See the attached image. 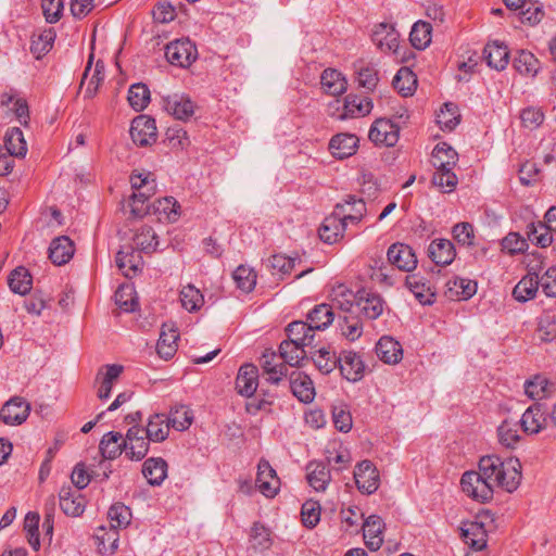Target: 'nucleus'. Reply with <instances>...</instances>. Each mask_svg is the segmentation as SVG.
<instances>
[{"instance_id":"obj_1","label":"nucleus","mask_w":556,"mask_h":556,"mask_svg":"<svg viewBox=\"0 0 556 556\" xmlns=\"http://www.w3.org/2000/svg\"><path fill=\"white\" fill-rule=\"evenodd\" d=\"M521 482V464L518 458L502 459L497 455H486L479 462V471H466L460 485L467 496L485 503L493 497L494 486L511 493Z\"/></svg>"},{"instance_id":"obj_2","label":"nucleus","mask_w":556,"mask_h":556,"mask_svg":"<svg viewBox=\"0 0 556 556\" xmlns=\"http://www.w3.org/2000/svg\"><path fill=\"white\" fill-rule=\"evenodd\" d=\"M165 56L172 65L188 67L195 61L198 52L189 39H178L166 46Z\"/></svg>"},{"instance_id":"obj_3","label":"nucleus","mask_w":556,"mask_h":556,"mask_svg":"<svg viewBox=\"0 0 556 556\" xmlns=\"http://www.w3.org/2000/svg\"><path fill=\"white\" fill-rule=\"evenodd\" d=\"M129 132L134 143L140 147L150 146L157 138L155 121L146 115L132 119Z\"/></svg>"},{"instance_id":"obj_4","label":"nucleus","mask_w":556,"mask_h":556,"mask_svg":"<svg viewBox=\"0 0 556 556\" xmlns=\"http://www.w3.org/2000/svg\"><path fill=\"white\" fill-rule=\"evenodd\" d=\"M388 262L402 271H413L417 267V256L412 247L396 242L387 251Z\"/></svg>"},{"instance_id":"obj_5","label":"nucleus","mask_w":556,"mask_h":556,"mask_svg":"<svg viewBox=\"0 0 556 556\" xmlns=\"http://www.w3.org/2000/svg\"><path fill=\"white\" fill-rule=\"evenodd\" d=\"M354 479L357 489L365 494L375 493L380 484L379 472L370 460L357 464L354 470Z\"/></svg>"},{"instance_id":"obj_6","label":"nucleus","mask_w":556,"mask_h":556,"mask_svg":"<svg viewBox=\"0 0 556 556\" xmlns=\"http://www.w3.org/2000/svg\"><path fill=\"white\" fill-rule=\"evenodd\" d=\"M342 208L343 205L337 204L334 213L323 222L319 228V237L324 242L331 244L343 238L346 222L342 218L341 212H339Z\"/></svg>"},{"instance_id":"obj_7","label":"nucleus","mask_w":556,"mask_h":556,"mask_svg":"<svg viewBox=\"0 0 556 556\" xmlns=\"http://www.w3.org/2000/svg\"><path fill=\"white\" fill-rule=\"evenodd\" d=\"M338 367L349 381L356 382L364 377L365 364L354 351H342L338 356Z\"/></svg>"},{"instance_id":"obj_8","label":"nucleus","mask_w":556,"mask_h":556,"mask_svg":"<svg viewBox=\"0 0 556 556\" xmlns=\"http://www.w3.org/2000/svg\"><path fill=\"white\" fill-rule=\"evenodd\" d=\"M400 128L396 124L387 118L377 119L368 134L369 139L379 144L394 146L399 140Z\"/></svg>"},{"instance_id":"obj_9","label":"nucleus","mask_w":556,"mask_h":556,"mask_svg":"<svg viewBox=\"0 0 556 556\" xmlns=\"http://www.w3.org/2000/svg\"><path fill=\"white\" fill-rule=\"evenodd\" d=\"M164 109L176 119L187 121L194 114V103L189 96L174 93L163 98Z\"/></svg>"},{"instance_id":"obj_10","label":"nucleus","mask_w":556,"mask_h":556,"mask_svg":"<svg viewBox=\"0 0 556 556\" xmlns=\"http://www.w3.org/2000/svg\"><path fill=\"white\" fill-rule=\"evenodd\" d=\"M124 367L118 364L102 366L96 376L98 384L97 395L100 400H108L111 396L112 388L122 375Z\"/></svg>"},{"instance_id":"obj_11","label":"nucleus","mask_w":556,"mask_h":556,"mask_svg":"<svg viewBox=\"0 0 556 556\" xmlns=\"http://www.w3.org/2000/svg\"><path fill=\"white\" fill-rule=\"evenodd\" d=\"M256 485L266 497H274L280 486V480L270 464L261 459L257 465Z\"/></svg>"},{"instance_id":"obj_12","label":"nucleus","mask_w":556,"mask_h":556,"mask_svg":"<svg viewBox=\"0 0 556 556\" xmlns=\"http://www.w3.org/2000/svg\"><path fill=\"white\" fill-rule=\"evenodd\" d=\"M30 412V405L22 397H13L9 400L0 412V417L7 425L23 424Z\"/></svg>"},{"instance_id":"obj_13","label":"nucleus","mask_w":556,"mask_h":556,"mask_svg":"<svg viewBox=\"0 0 556 556\" xmlns=\"http://www.w3.org/2000/svg\"><path fill=\"white\" fill-rule=\"evenodd\" d=\"M258 386V369L255 365L243 364L236 378L237 392L245 397H252Z\"/></svg>"},{"instance_id":"obj_14","label":"nucleus","mask_w":556,"mask_h":556,"mask_svg":"<svg viewBox=\"0 0 556 556\" xmlns=\"http://www.w3.org/2000/svg\"><path fill=\"white\" fill-rule=\"evenodd\" d=\"M60 507L65 515L77 517L84 513L85 498L71 485H64L59 492Z\"/></svg>"},{"instance_id":"obj_15","label":"nucleus","mask_w":556,"mask_h":556,"mask_svg":"<svg viewBox=\"0 0 556 556\" xmlns=\"http://www.w3.org/2000/svg\"><path fill=\"white\" fill-rule=\"evenodd\" d=\"M178 339L179 333L177 327L173 323L163 324L156 344L157 354L164 359L172 358L177 352Z\"/></svg>"},{"instance_id":"obj_16","label":"nucleus","mask_w":556,"mask_h":556,"mask_svg":"<svg viewBox=\"0 0 556 556\" xmlns=\"http://www.w3.org/2000/svg\"><path fill=\"white\" fill-rule=\"evenodd\" d=\"M371 39L383 52H395L399 47V33L393 25L388 23H380L375 26Z\"/></svg>"},{"instance_id":"obj_17","label":"nucleus","mask_w":556,"mask_h":556,"mask_svg":"<svg viewBox=\"0 0 556 556\" xmlns=\"http://www.w3.org/2000/svg\"><path fill=\"white\" fill-rule=\"evenodd\" d=\"M74 253V242L67 236L54 238L49 245V258L58 266L68 263Z\"/></svg>"},{"instance_id":"obj_18","label":"nucleus","mask_w":556,"mask_h":556,"mask_svg":"<svg viewBox=\"0 0 556 556\" xmlns=\"http://www.w3.org/2000/svg\"><path fill=\"white\" fill-rule=\"evenodd\" d=\"M376 354L383 363L395 365L403 358V349L394 338L383 336L376 344Z\"/></svg>"},{"instance_id":"obj_19","label":"nucleus","mask_w":556,"mask_h":556,"mask_svg":"<svg viewBox=\"0 0 556 556\" xmlns=\"http://www.w3.org/2000/svg\"><path fill=\"white\" fill-rule=\"evenodd\" d=\"M519 422L522 430L529 434L539 433L548 426L547 417L540 404L529 406Z\"/></svg>"},{"instance_id":"obj_20","label":"nucleus","mask_w":556,"mask_h":556,"mask_svg":"<svg viewBox=\"0 0 556 556\" xmlns=\"http://www.w3.org/2000/svg\"><path fill=\"white\" fill-rule=\"evenodd\" d=\"M372 109V103L369 99L364 98L361 99L357 96L349 94L344 99V104L341 109V112L336 115V113L331 112L332 116H336L338 119H346L356 116H364L369 114Z\"/></svg>"},{"instance_id":"obj_21","label":"nucleus","mask_w":556,"mask_h":556,"mask_svg":"<svg viewBox=\"0 0 556 556\" xmlns=\"http://www.w3.org/2000/svg\"><path fill=\"white\" fill-rule=\"evenodd\" d=\"M363 535L365 544L371 551H378L382 543L384 523L379 516L371 515L363 522Z\"/></svg>"},{"instance_id":"obj_22","label":"nucleus","mask_w":556,"mask_h":556,"mask_svg":"<svg viewBox=\"0 0 556 556\" xmlns=\"http://www.w3.org/2000/svg\"><path fill=\"white\" fill-rule=\"evenodd\" d=\"M356 304L366 318L374 320L382 314L384 302L379 294L362 290L357 293Z\"/></svg>"},{"instance_id":"obj_23","label":"nucleus","mask_w":556,"mask_h":556,"mask_svg":"<svg viewBox=\"0 0 556 556\" xmlns=\"http://www.w3.org/2000/svg\"><path fill=\"white\" fill-rule=\"evenodd\" d=\"M290 389L293 395L302 403H311L315 397V388L312 379L303 372H292Z\"/></svg>"},{"instance_id":"obj_24","label":"nucleus","mask_w":556,"mask_h":556,"mask_svg":"<svg viewBox=\"0 0 556 556\" xmlns=\"http://www.w3.org/2000/svg\"><path fill=\"white\" fill-rule=\"evenodd\" d=\"M428 255L437 265L446 266L454 261L456 253L452 241L435 239L429 244Z\"/></svg>"},{"instance_id":"obj_25","label":"nucleus","mask_w":556,"mask_h":556,"mask_svg":"<svg viewBox=\"0 0 556 556\" xmlns=\"http://www.w3.org/2000/svg\"><path fill=\"white\" fill-rule=\"evenodd\" d=\"M483 56L488 65L496 71L505 70L509 62L508 48L500 41L489 42L484 47Z\"/></svg>"},{"instance_id":"obj_26","label":"nucleus","mask_w":556,"mask_h":556,"mask_svg":"<svg viewBox=\"0 0 556 556\" xmlns=\"http://www.w3.org/2000/svg\"><path fill=\"white\" fill-rule=\"evenodd\" d=\"M357 142L358 139L354 135L338 134L331 138L329 150L334 157L343 160L356 152Z\"/></svg>"},{"instance_id":"obj_27","label":"nucleus","mask_w":556,"mask_h":556,"mask_svg":"<svg viewBox=\"0 0 556 556\" xmlns=\"http://www.w3.org/2000/svg\"><path fill=\"white\" fill-rule=\"evenodd\" d=\"M465 542L475 551H482L486 546V530L482 522L470 521L462 527Z\"/></svg>"},{"instance_id":"obj_28","label":"nucleus","mask_w":556,"mask_h":556,"mask_svg":"<svg viewBox=\"0 0 556 556\" xmlns=\"http://www.w3.org/2000/svg\"><path fill=\"white\" fill-rule=\"evenodd\" d=\"M93 54H90L89 62L85 68L81 81H80V88L85 87V98H93L98 91L99 86L104 79V66L99 61L96 64V67L93 70V73L91 77L88 79L89 72L91 70Z\"/></svg>"},{"instance_id":"obj_29","label":"nucleus","mask_w":556,"mask_h":556,"mask_svg":"<svg viewBox=\"0 0 556 556\" xmlns=\"http://www.w3.org/2000/svg\"><path fill=\"white\" fill-rule=\"evenodd\" d=\"M457 161V152L446 142H440L434 147L431 162L435 169H453Z\"/></svg>"},{"instance_id":"obj_30","label":"nucleus","mask_w":556,"mask_h":556,"mask_svg":"<svg viewBox=\"0 0 556 556\" xmlns=\"http://www.w3.org/2000/svg\"><path fill=\"white\" fill-rule=\"evenodd\" d=\"M320 84L326 93L334 97L344 93L348 88L345 77L334 68H326L321 73Z\"/></svg>"},{"instance_id":"obj_31","label":"nucleus","mask_w":556,"mask_h":556,"mask_svg":"<svg viewBox=\"0 0 556 556\" xmlns=\"http://www.w3.org/2000/svg\"><path fill=\"white\" fill-rule=\"evenodd\" d=\"M142 475L151 485H161L167 476V463L161 457L148 458L142 465Z\"/></svg>"},{"instance_id":"obj_32","label":"nucleus","mask_w":556,"mask_h":556,"mask_svg":"<svg viewBox=\"0 0 556 556\" xmlns=\"http://www.w3.org/2000/svg\"><path fill=\"white\" fill-rule=\"evenodd\" d=\"M148 441L163 442L167 439L169 433V424L167 416L164 414H153L148 420L144 429Z\"/></svg>"},{"instance_id":"obj_33","label":"nucleus","mask_w":556,"mask_h":556,"mask_svg":"<svg viewBox=\"0 0 556 556\" xmlns=\"http://www.w3.org/2000/svg\"><path fill=\"white\" fill-rule=\"evenodd\" d=\"M288 340L308 346L313 343L315 331L307 321L295 320L288 325L287 329Z\"/></svg>"},{"instance_id":"obj_34","label":"nucleus","mask_w":556,"mask_h":556,"mask_svg":"<svg viewBox=\"0 0 556 556\" xmlns=\"http://www.w3.org/2000/svg\"><path fill=\"white\" fill-rule=\"evenodd\" d=\"M307 482L315 491H325L331 480L330 471L323 463L311 462L307 467Z\"/></svg>"},{"instance_id":"obj_35","label":"nucleus","mask_w":556,"mask_h":556,"mask_svg":"<svg viewBox=\"0 0 556 556\" xmlns=\"http://www.w3.org/2000/svg\"><path fill=\"white\" fill-rule=\"evenodd\" d=\"M334 314L330 305L319 304L316 305L307 314V323L314 331L327 329L333 321Z\"/></svg>"},{"instance_id":"obj_36","label":"nucleus","mask_w":556,"mask_h":556,"mask_svg":"<svg viewBox=\"0 0 556 556\" xmlns=\"http://www.w3.org/2000/svg\"><path fill=\"white\" fill-rule=\"evenodd\" d=\"M539 287H541L539 276L529 274L515 286L513 296L518 302H527L535 296Z\"/></svg>"},{"instance_id":"obj_37","label":"nucleus","mask_w":556,"mask_h":556,"mask_svg":"<svg viewBox=\"0 0 556 556\" xmlns=\"http://www.w3.org/2000/svg\"><path fill=\"white\" fill-rule=\"evenodd\" d=\"M5 149L11 156L23 157L27 153V144L23 131L13 127L5 132Z\"/></svg>"},{"instance_id":"obj_38","label":"nucleus","mask_w":556,"mask_h":556,"mask_svg":"<svg viewBox=\"0 0 556 556\" xmlns=\"http://www.w3.org/2000/svg\"><path fill=\"white\" fill-rule=\"evenodd\" d=\"M8 282L12 292L25 295L31 289L33 278L25 267L20 266L11 271Z\"/></svg>"},{"instance_id":"obj_39","label":"nucleus","mask_w":556,"mask_h":556,"mask_svg":"<svg viewBox=\"0 0 556 556\" xmlns=\"http://www.w3.org/2000/svg\"><path fill=\"white\" fill-rule=\"evenodd\" d=\"M393 87L403 97H408L414 93L417 87V77L408 67H401L393 78Z\"/></svg>"},{"instance_id":"obj_40","label":"nucleus","mask_w":556,"mask_h":556,"mask_svg":"<svg viewBox=\"0 0 556 556\" xmlns=\"http://www.w3.org/2000/svg\"><path fill=\"white\" fill-rule=\"evenodd\" d=\"M304 348L302 344L283 340L279 345V354L286 364L292 367L299 366L306 356Z\"/></svg>"},{"instance_id":"obj_41","label":"nucleus","mask_w":556,"mask_h":556,"mask_svg":"<svg viewBox=\"0 0 556 556\" xmlns=\"http://www.w3.org/2000/svg\"><path fill=\"white\" fill-rule=\"evenodd\" d=\"M116 305L126 313L135 312L138 307L136 290L132 285L125 283L118 287L114 294Z\"/></svg>"},{"instance_id":"obj_42","label":"nucleus","mask_w":556,"mask_h":556,"mask_svg":"<svg viewBox=\"0 0 556 556\" xmlns=\"http://www.w3.org/2000/svg\"><path fill=\"white\" fill-rule=\"evenodd\" d=\"M131 510L128 506L123 503L113 504L108 511V518L112 529H123L130 525Z\"/></svg>"},{"instance_id":"obj_43","label":"nucleus","mask_w":556,"mask_h":556,"mask_svg":"<svg viewBox=\"0 0 556 556\" xmlns=\"http://www.w3.org/2000/svg\"><path fill=\"white\" fill-rule=\"evenodd\" d=\"M122 434L118 432H108L100 442V451L103 457L114 459L123 452Z\"/></svg>"},{"instance_id":"obj_44","label":"nucleus","mask_w":556,"mask_h":556,"mask_svg":"<svg viewBox=\"0 0 556 556\" xmlns=\"http://www.w3.org/2000/svg\"><path fill=\"white\" fill-rule=\"evenodd\" d=\"M519 424L513 420H504L498 429L500 443L506 447L514 448L520 440L519 435Z\"/></svg>"},{"instance_id":"obj_45","label":"nucleus","mask_w":556,"mask_h":556,"mask_svg":"<svg viewBox=\"0 0 556 556\" xmlns=\"http://www.w3.org/2000/svg\"><path fill=\"white\" fill-rule=\"evenodd\" d=\"M342 205L343 208L339 212H341V216L345 219L346 223H358L366 212L365 202L362 199H356L353 195H350L345 203Z\"/></svg>"},{"instance_id":"obj_46","label":"nucleus","mask_w":556,"mask_h":556,"mask_svg":"<svg viewBox=\"0 0 556 556\" xmlns=\"http://www.w3.org/2000/svg\"><path fill=\"white\" fill-rule=\"evenodd\" d=\"M134 242L138 249L146 253H152L157 249V236L152 227L142 226L135 235Z\"/></svg>"},{"instance_id":"obj_47","label":"nucleus","mask_w":556,"mask_h":556,"mask_svg":"<svg viewBox=\"0 0 556 556\" xmlns=\"http://www.w3.org/2000/svg\"><path fill=\"white\" fill-rule=\"evenodd\" d=\"M431 24L419 21L416 22L410 30L409 40L417 49H425L431 42Z\"/></svg>"},{"instance_id":"obj_48","label":"nucleus","mask_w":556,"mask_h":556,"mask_svg":"<svg viewBox=\"0 0 556 556\" xmlns=\"http://www.w3.org/2000/svg\"><path fill=\"white\" fill-rule=\"evenodd\" d=\"M193 420L192 412L185 405L173 408L167 417L169 428L173 427L175 430L184 431L190 427Z\"/></svg>"},{"instance_id":"obj_49","label":"nucleus","mask_w":556,"mask_h":556,"mask_svg":"<svg viewBox=\"0 0 556 556\" xmlns=\"http://www.w3.org/2000/svg\"><path fill=\"white\" fill-rule=\"evenodd\" d=\"M539 60L529 51L521 50L514 61V67L522 75L535 76L539 72Z\"/></svg>"},{"instance_id":"obj_50","label":"nucleus","mask_w":556,"mask_h":556,"mask_svg":"<svg viewBox=\"0 0 556 556\" xmlns=\"http://www.w3.org/2000/svg\"><path fill=\"white\" fill-rule=\"evenodd\" d=\"M405 285L421 304L432 302L433 293L430 292V288L426 286L422 278L409 275L405 279Z\"/></svg>"},{"instance_id":"obj_51","label":"nucleus","mask_w":556,"mask_h":556,"mask_svg":"<svg viewBox=\"0 0 556 556\" xmlns=\"http://www.w3.org/2000/svg\"><path fill=\"white\" fill-rule=\"evenodd\" d=\"M180 302L188 312H194L201 308L204 298L193 285H187L180 291Z\"/></svg>"},{"instance_id":"obj_52","label":"nucleus","mask_w":556,"mask_h":556,"mask_svg":"<svg viewBox=\"0 0 556 556\" xmlns=\"http://www.w3.org/2000/svg\"><path fill=\"white\" fill-rule=\"evenodd\" d=\"M129 105L137 112L146 109L150 102V90L144 84H134L128 90Z\"/></svg>"},{"instance_id":"obj_53","label":"nucleus","mask_w":556,"mask_h":556,"mask_svg":"<svg viewBox=\"0 0 556 556\" xmlns=\"http://www.w3.org/2000/svg\"><path fill=\"white\" fill-rule=\"evenodd\" d=\"M232 277L237 287L243 292L249 293L255 288L257 276L254 269L250 267L244 265L238 266L233 271Z\"/></svg>"},{"instance_id":"obj_54","label":"nucleus","mask_w":556,"mask_h":556,"mask_svg":"<svg viewBox=\"0 0 556 556\" xmlns=\"http://www.w3.org/2000/svg\"><path fill=\"white\" fill-rule=\"evenodd\" d=\"M313 361L321 374H330L338 367V356L334 352L321 348L313 355Z\"/></svg>"},{"instance_id":"obj_55","label":"nucleus","mask_w":556,"mask_h":556,"mask_svg":"<svg viewBox=\"0 0 556 556\" xmlns=\"http://www.w3.org/2000/svg\"><path fill=\"white\" fill-rule=\"evenodd\" d=\"M551 383L543 376H535L525 382V392L532 400H541L549 392Z\"/></svg>"},{"instance_id":"obj_56","label":"nucleus","mask_w":556,"mask_h":556,"mask_svg":"<svg viewBox=\"0 0 556 556\" xmlns=\"http://www.w3.org/2000/svg\"><path fill=\"white\" fill-rule=\"evenodd\" d=\"M341 520L343 529L346 532H357L358 527L364 519V514L357 506H349L341 509Z\"/></svg>"},{"instance_id":"obj_57","label":"nucleus","mask_w":556,"mask_h":556,"mask_svg":"<svg viewBox=\"0 0 556 556\" xmlns=\"http://www.w3.org/2000/svg\"><path fill=\"white\" fill-rule=\"evenodd\" d=\"M527 236L531 242H533L536 245H540L542 248L548 247L553 241V237H552L551 232L547 230L545 225L541 222H539L536 224L531 223L530 225H528Z\"/></svg>"},{"instance_id":"obj_58","label":"nucleus","mask_w":556,"mask_h":556,"mask_svg":"<svg viewBox=\"0 0 556 556\" xmlns=\"http://www.w3.org/2000/svg\"><path fill=\"white\" fill-rule=\"evenodd\" d=\"M527 236L531 242H533L536 245H540L542 248L548 247L553 241V237H552L551 232L547 230L545 225L541 222H539L536 224L531 223L530 225H528Z\"/></svg>"},{"instance_id":"obj_59","label":"nucleus","mask_w":556,"mask_h":556,"mask_svg":"<svg viewBox=\"0 0 556 556\" xmlns=\"http://www.w3.org/2000/svg\"><path fill=\"white\" fill-rule=\"evenodd\" d=\"M55 34L52 29L45 30L33 39L30 50L39 59L48 53L54 42Z\"/></svg>"},{"instance_id":"obj_60","label":"nucleus","mask_w":556,"mask_h":556,"mask_svg":"<svg viewBox=\"0 0 556 556\" xmlns=\"http://www.w3.org/2000/svg\"><path fill=\"white\" fill-rule=\"evenodd\" d=\"M154 207L160 215H164V217L170 223L176 222L180 215V206L173 197H165L159 200Z\"/></svg>"},{"instance_id":"obj_61","label":"nucleus","mask_w":556,"mask_h":556,"mask_svg":"<svg viewBox=\"0 0 556 556\" xmlns=\"http://www.w3.org/2000/svg\"><path fill=\"white\" fill-rule=\"evenodd\" d=\"M457 176L453 169H435L432 177V184L441 188L444 192H452L457 186Z\"/></svg>"},{"instance_id":"obj_62","label":"nucleus","mask_w":556,"mask_h":556,"mask_svg":"<svg viewBox=\"0 0 556 556\" xmlns=\"http://www.w3.org/2000/svg\"><path fill=\"white\" fill-rule=\"evenodd\" d=\"M456 106L453 103H445L437 115V123L444 130H453L459 123Z\"/></svg>"},{"instance_id":"obj_63","label":"nucleus","mask_w":556,"mask_h":556,"mask_svg":"<svg viewBox=\"0 0 556 556\" xmlns=\"http://www.w3.org/2000/svg\"><path fill=\"white\" fill-rule=\"evenodd\" d=\"M302 521L303 525L309 529L317 526L320 520V505L316 501H306L302 505Z\"/></svg>"},{"instance_id":"obj_64","label":"nucleus","mask_w":556,"mask_h":556,"mask_svg":"<svg viewBox=\"0 0 556 556\" xmlns=\"http://www.w3.org/2000/svg\"><path fill=\"white\" fill-rule=\"evenodd\" d=\"M538 338L542 342H552L556 338V321L553 316L544 315L539 319Z\"/></svg>"}]
</instances>
